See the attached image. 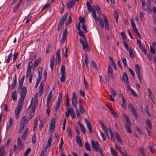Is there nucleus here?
<instances>
[{
	"label": "nucleus",
	"instance_id": "6e6552de",
	"mask_svg": "<svg viewBox=\"0 0 156 156\" xmlns=\"http://www.w3.org/2000/svg\"><path fill=\"white\" fill-rule=\"evenodd\" d=\"M62 94L60 93L58 95L57 101L56 103V107L55 111H56L59 108L60 104L62 101Z\"/></svg>",
	"mask_w": 156,
	"mask_h": 156
},
{
	"label": "nucleus",
	"instance_id": "79ce46f5",
	"mask_svg": "<svg viewBox=\"0 0 156 156\" xmlns=\"http://www.w3.org/2000/svg\"><path fill=\"white\" fill-rule=\"evenodd\" d=\"M66 68L64 65L62 66L61 68V74H66Z\"/></svg>",
	"mask_w": 156,
	"mask_h": 156
},
{
	"label": "nucleus",
	"instance_id": "393cba45",
	"mask_svg": "<svg viewBox=\"0 0 156 156\" xmlns=\"http://www.w3.org/2000/svg\"><path fill=\"white\" fill-rule=\"evenodd\" d=\"M5 154V150L4 146H1L0 147V156H4Z\"/></svg>",
	"mask_w": 156,
	"mask_h": 156
},
{
	"label": "nucleus",
	"instance_id": "c9c22d12",
	"mask_svg": "<svg viewBox=\"0 0 156 156\" xmlns=\"http://www.w3.org/2000/svg\"><path fill=\"white\" fill-rule=\"evenodd\" d=\"M78 123L79 124V125L80 126V127L81 129L82 132L83 133H86V129L84 126L83 125H82V124L80 122H78Z\"/></svg>",
	"mask_w": 156,
	"mask_h": 156
},
{
	"label": "nucleus",
	"instance_id": "cd10ccee",
	"mask_svg": "<svg viewBox=\"0 0 156 156\" xmlns=\"http://www.w3.org/2000/svg\"><path fill=\"white\" fill-rule=\"evenodd\" d=\"M108 75L109 77H112L113 75V70L110 66H108Z\"/></svg>",
	"mask_w": 156,
	"mask_h": 156
},
{
	"label": "nucleus",
	"instance_id": "b1692460",
	"mask_svg": "<svg viewBox=\"0 0 156 156\" xmlns=\"http://www.w3.org/2000/svg\"><path fill=\"white\" fill-rule=\"evenodd\" d=\"M123 79L125 82H126L127 84H128L129 83L128 80V77L126 73H124L122 76Z\"/></svg>",
	"mask_w": 156,
	"mask_h": 156
},
{
	"label": "nucleus",
	"instance_id": "1a4fd4ad",
	"mask_svg": "<svg viewBox=\"0 0 156 156\" xmlns=\"http://www.w3.org/2000/svg\"><path fill=\"white\" fill-rule=\"evenodd\" d=\"M72 103L73 105L75 107H76L77 104V98L76 94L75 92L73 93V96L72 98Z\"/></svg>",
	"mask_w": 156,
	"mask_h": 156
},
{
	"label": "nucleus",
	"instance_id": "603ef678",
	"mask_svg": "<svg viewBox=\"0 0 156 156\" xmlns=\"http://www.w3.org/2000/svg\"><path fill=\"white\" fill-rule=\"evenodd\" d=\"M78 34L81 37H83V39L82 40H84V38H86V37L84 36L83 32L81 30H78Z\"/></svg>",
	"mask_w": 156,
	"mask_h": 156
},
{
	"label": "nucleus",
	"instance_id": "338daca9",
	"mask_svg": "<svg viewBox=\"0 0 156 156\" xmlns=\"http://www.w3.org/2000/svg\"><path fill=\"white\" fill-rule=\"evenodd\" d=\"M128 106L129 108V109L131 110V112L135 109L133 106V105L132 104H129V105Z\"/></svg>",
	"mask_w": 156,
	"mask_h": 156
},
{
	"label": "nucleus",
	"instance_id": "4d7b16f0",
	"mask_svg": "<svg viewBox=\"0 0 156 156\" xmlns=\"http://www.w3.org/2000/svg\"><path fill=\"white\" fill-rule=\"evenodd\" d=\"M132 112L133 113V115L135 116V118L136 119H137V111L135 109L134 110H133Z\"/></svg>",
	"mask_w": 156,
	"mask_h": 156
},
{
	"label": "nucleus",
	"instance_id": "e433bc0d",
	"mask_svg": "<svg viewBox=\"0 0 156 156\" xmlns=\"http://www.w3.org/2000/svg\"><path fill=\"white\" fill-rule=\"evenodd\" d=\"M103 130H104L105 133L107 136L108 138H109V136L108 135V129L107 127L105 126H103L101 127Z\"/></svg>",
	"mask_w": 156,
	"mask_h": 156
},
{
	"label": "nucleus",
	"instance_id": "052dcab7",
	"mask_svg": "<svg viewBox=\"0 0 156 156\" xmlns=\"http://www.w3.org/2000/svg\"><path fill=\"white\" fill-rule=\"evenodd\" d=\"M139 151L140 152L141 154L143 156H145V154L144 153V149L143 147H141L139 149Z\"/></svg>",
	"mask_w": 156,
	"mask_h": 156
},
{
	"label": "nucleus",
	"instance_id": "0e129e2a",
	"mask_svg": "<svg viewBox=\"0 0 156 156\" xmlns=\"http://www.w3.org/2000/svg\"><path fill=\"white\" fill-rule=\"evenodd\" d=\"M72 20L71 17L70 16L69 17V19L67 21V22L66 23V25H67L70 24L72 22Z\"/></svg>",
	"mask_w": 156,
	"mask_h": 156
},
{
	"label": "nucleus",
	"instance_id": "de8ad7c7",
	"mask_svg": "<svg viewBox=\"0 0 156 156\" xmlns=\"http://www.w3.org/2000/svg\"><path fill=\"white\" fill-rule=\"evenodd\" d=\"M66 108H70L69 100L67 95V97L66 98Z\"/></svg>",
	"mask_w": 156,
	"mask_h": 156
},
{
	"label": "nucleus",
	"instance_id": "37998d69",
	"mask_svg": "<svg viewBox=\"0 0 156 156\" xmlns=\"http://www.w3.org/2000/svg\"><path fill=\"white\" fill-rule=\"evenodd\" d=\"M115 136L117 140H118V141L119 142L121 143L122 144V140L121 139L119 135L117 133H116Z\"/></svg>",
	"mask_w": 156,
	"mask_h": 156
},
{
	"label": "nucleus",
	"instance_id": "a878e982",
	"mask_svg": "<svg viewBox=\"0 0 156 156\" xmlns=\"http://www.w3.org/2000/svg\"><path fill=\"white\" fill-rule=\"evenodd\" d=\"M16 74L15 75L14 78L13 79V82L12 84L11 89H12L15 87L16 85Z\"/></svg>",
	"mask_w": 156,
	"mask_h": 156
},
{
	"label": "nucleus",
	"instance_id": "f8f14e48",
	"mask_svg": "<svg viewBox=\"0 0 156 156\" xmlns=\"http://www.w3.org/2000/svg\"><path fill=\"white\" fill-rule=\"evenodd\" d=\"M94 8L95 7H93L92 6V7L89 8H88V9H87L89 12H92L94 18L96 20H98V19L96 16V13L94 9Z\"/></svg>",
	"mask_w": 156,
	"mask_h": 156
},
{
	"label": "nucleus",
	"instance_id": "5fc2aeb1",
	"mask_svg": "<svg viewBox=\"0 0 156 156\" xmlns=\"http://www.w3.org/2000/svg\"><path fill=\"white\" fill-rule=\"evenodd\" d=\"M31 140L32 143L33 144H34L36 143V138L35 136V133H34L33 136H32Z\"/></svg>",
	"mask_w": 156,
	"mask_h": 156
},
{
	"label": "nucleus",
	"instance_id": "2f4dec72",
	"mask_svg": "<svg viewBox=\"0 0 156 156\" xmlns=\"http://www.w3.org/2000/svg\"><path fill=\"white\" fill-rule=\"evenodd\" d=\"M44 84L42 83V82H41L39 87V90L38 91L39 93H40L41 94V95L44 89Z\"/></svg>",
	"mask_w": 156,
	"mask_h": 156
},
{
	"label": "nucleus",
	"instance_id": "39448f33",
	"mask_svg": "<svg viewBox=\"0 0 156 156\" xmlns=\"http://www.w3.org/2000/svg\"><path fill=\"white\" fill-rule=\"evenodd\" d=\"M84 40H82L81 39H80V42L81 44L83 49L85 51H88L90 50L88 44L86 42V38H84Z\"/></svg>",
	"mask_w": 156,
	"mask_h": 156
},
{
	"label": "nucleus",
	"instance_id": "58836bf2",
	"mask_svg": "<svg viewBox=\"0 0 156 156\" xmlns=\"http://www.w3.org/2000/svg\"><path fill=\"white\" fill-rule=\"evenodd\" d=\"M52 141V137L51 135V136L49 139L48 140L47 144L46 145V147H50L51 145V142Z\"/></svg>",
	"mask_w": 156,
	"mask_h": 156
},
{
	"label": "nucleus",
	"instance_id": "a18cd8bd",
	"mask_svg": "<svg viewBox=\"0 0 156 156\" xmlns=\"http://www.w3.org/2000/svg\"><path fill=\"white\" fill-rule=\"evenodd\" d=\"M61 76L60 79V81L62 82H64L66 79V77L65 76L66 74H61Z\"/></svg>",
	"mask_w": 156,
	"mask_h": 156
},
{
	"label": "nucleus",
	"instance_id": "f03ea898",
	"mask_svg": "<svg viewBox=\"0 0 156 156\" xmlns=\"http://www.w3.org/2000/svg\"><path fill=\"white\" fill-rule=\"evenodd\" d=\"M27 93V88L25 87H23L21 90L20 97L18 102V105L15 109V118L16 119L19 118V114L23 108L24 100L26 97Z\"/></svg>",
	"mask_w": 156,
	"mask_h": 156
},
{
	"label": "nucleus",
	"instance_id": "6e6d98bb",
	"mask_svg": "<svg viewBox=\"0 0 156 156\" xmlns=\"http://www.w3.org/2000/svg\"><path fill=\"white\" fill-rule=\"evenodd\" d=\"M13 124V121L12 118L11 117L9 118V126L8 128L9 127V128L11 127V126Z\"/></svg>",
	"mask_w": 156,
	"mask_h": 156
},
{
	"label": "nucleus",
	"instance_id": "7ed1b4c3",
	"mask_svg": "<svg viewBox=\"0 0 156 156\" xmlns=\"http://www.w3.org/2000/svg\"><path fill=\"white\" fill-rule=\"evenodd\" d=\"M28 119L26 116H24L22 118L20 124V128L19 129V133H20L23 130L24 126L27 124V122L29 121L30 119Z\"/></svg>",
	"mask_w": 156,
	"mask_h": 156
},
{
	"label": "nucleus",
	"instance_id": "4c0bfd02",
	"mask_svg": "<svg viewBox=\"0 0 156 156\" xmlns=\"http://www.w3.org/2000/svg\"><path fill=\"white\" fill-rule=\"evenodd\" d=\"M52 95V92L51 90L50 91L48 96L47 101H51Z\"/></svg>",
	"mask_w": 156,
	"mask_h": 156
},
{
	"label": "nucleus",
	"instance_id": "aec40b11",
	"mask_svg": "<svg viewBox=\"0 0 156 156\" xmlns=\"http://www.w3.org/2000/svg\"><path fill=\"white\" fill-rule=\"evenodd\" d=\"M76 140L77 144H78L80 147H82L83 146V144L81 140L80 137L79 136H76Z\"/></svg>",
	"mask_w": 156,
	"mask_h": 156
},
{
	"label": "nucleus",
	"instance_id": "bf43d9fd",
	"mask_svg": "<svg viewBox=\"0 0 156 156\" xmlns=\"http://www.w3.org/2000/svg\"><path fill=\"white\" fill-rule=\"evenodd\" d=\"M129 54L130 56L132 58H133L134 55L133 54V51L131 48L130 49L129 51Z\"/></svg>",
	"mask_w": 156,
	"mask_h": 156
},
{
	"label": "nucleus",
	"instance_id": "6ab92c4d",
	"mask_svg": "<svg viewBox=\"0 0 156 156\" xmlns=\"http://www.w3.org/2000/svg\"><path fill=\"white\" fill-rule=\"evenodd\" d=\"M75 4L74 0H71L67 4V8L68 9L71 8Z\"/></svg>",
	"mask_w": 156,
	"mask_h": 156
},
{
	"label": "nucleus",
	"instance_id": "7c9ffc66",
	"mask_svg": "<svg viewBox=\"0 0 156 156\" xmlns=\"http://www.w3.org/2000/svg\"><path fill=\"white\" fill-rule=\"evenodd\" d=\"M25 76H23L19 82V88H20L23 85V82Z\"/></svg>",
	"mask_w": 156,
	"mask_h": 156
},
{
	"label": "nucleus",
	"instance_id": "5701e85b",
	"mask_svg": "<svg viewBox=\"0 0 156 156\" xmlns=\"http://www.w3.org/2000/svg\"><path fill=\"white\" fill-rule=\"evenodd\" d=\"M28 133V129L27 128L25 129L23 134L21 136V138L23 140H24L26 139Z\"/></svg>",
	"mask_w": 156,
	"mask_h": 156
},
{
	"label": "nucleus",
	"instance_id": "774afa93",
	"mask_svg": "<svg viewBox=\"0 0 156 156\" xmlns=\"http://www.w3.org/2000/svg\"><path fill=\"white\" fill-rule=\"evenodd\" d=\"M112 114L113 116L115 118H116L118 117L117 114L113 110L111 111Z\"/></svg>",
	"mask_w": 156,
	"mask_h": 156
},
{
	"label": "nucleus",
	"instance_id": "f704fd0d",
	"mask_svg": "<svg viewBox=\"0 0 156 156\" xmlns=\"http://www.w3.org/2000/svg\"><path fill=\"white\" fill-rule=\"evenodd\" d=\"M67 132L69 136L71 138L72 137V134L71 129L70 128H67Z\"/></svg>",
	"mask_w": 156,
	"mask_h": 156
},
{
	"label": "nucleus",
	"instance_id": "2eb2a0df",
	"mask_svg": "<svg viewBox=\"0 0 156 156\" xmlns=\"http://www.w3.org/2000/svg\"><path fill=\"white\" fill-rule=\"evenodd\" d=\"M153 47L150 46V50L151 53L154 54H155V51H156V42H154L152 43Z\"/></svg>",
	"mask_w": 156,
	"mask_h": 156
},
{
	"label": "nucleus",
	"instance_id": "423d86ee",
	"mask_svg": "<svg viewBox=\"0 0 156 156\" xmlns=\"http://www.w3.org/2000/svg\"><path fill=\"white\" fill-rule=\"evenodd\" d=\"M68 13H67L65 14L62 17L61 20L60 21L58 25V31H59L62 26L63 25L65 21L68 16Z\"/></svg>",
	"mask_w": 156,
	"mask_h": 156
},
{
	"label": "nucleus",
	"instance_id": "0eeeda50",
	"mask_svg": "<svg viewBox=\"0 0 156 156\" xmlns=\"http://www.w3.org/2000/svg\"><path fill=\"white\" fill-rule=\"evenodd\" d=\"M91 144L92 148L96 151H98L101 148H99V144L98 141L95 142L92 140L91 142Z\"/></svg>",
	"mask_w": 156,
	"mask_h": 156
},
{
	"label": "nucleus",
	"instance_id": "4be33fe9",
	"mask_svg": "<svg viewBox=\"0 0 156 156\" xmlns=\"http://www.w3.org/2000/svg\"><path fill=\"white\" fill-rule=\"evenodd\" d=\"M54 61H55V58L54 56H53L51 58L50 60V67L51 68V71H52L53 70V69L54 66Z\"/></svg>",
	"mask_w": 156,
	"mask_h": 156
},
{
	"label": "nucleus",
	"instance_id": "ea45409f",
	"mask_svg": "<svg viewBox=\"0 0 156 156\" xmlns=\"http://www.w3.org/2000/svg\"><path fill=\"white\" fill-rule=\"evenodd\" d=\"M85 147L86 149L89 151H90L91 150V147L90 146L89 144L87 142H85Z\"/></svg>",
	"mask_w": 156,
	"mask_h": 156
},
{
	"label": "nucleus",
	"instance_id": "f257e3e1",
	"mask_svg": "<svg viewBox=\"0 0 156 156\" xmlns=\"http://www.w3.org/2000/svg\"><path fill=\"white\" fill-rule=\"evenodd\" d=\"M38 94L36 93L34 97L31 100V103L29 106L26 110V113L28 114V116L29 119H31L34 116L35 112V109L37 108L38 104Z\"/></svg>",
	"mask_w": 156,
	"mask_h": 156
},
{
	"label": "nucleus",
	"instance_id": "a19ab883",
	"mask_svg": "<svg viewBox=\"0 0 156 156\" xmlns=\"http://www.w3.org/2000/svg\"><path fill=\"white\" fill-rule=\"evenodd\" d=\"M146 123L147 124V126H148V127L150 129H152V125L149 119H147L146 121Z\"/></svg>",
	"mask_w": 156,
	"mask_h": 156
},
{
	"label": "nucleus",
	"instance_id": "dca6fc26",
	"mask_svg": "<svg viewBox=\"0 0 156 156\" xmlns=\"http://www.w3.org/2000/svg\"><path fill=\"white\" fill-rule=\"evenodd\" d=\"M103 16L104 18V22L105 23V28L107 30H109V28L108 20L104 14L103 15Z\"/></svg>",
	"mask_w": 156,
	"mask_h": 156
},
{
	"label": "nucleus",
	"instance_id": "8fccbe9b",
	"mask_svg": "<svg viewBox=\"0 0 156 156\" xmlns=\"http://www.w3.org/2000/svg\"><path fill=\"white\" fill-rule=\"evenodd\" d=\"M121 37H122L123 41H126V35L123 32L121 33Z\"/></svg>",
	"mask_w": 156,
	"mask_h": 156
},
{
	"label": "nucleus",
	"instance_id": "a211bd4d",
	"mask_svg": "<svg viewBox=\"0 0 156 156\" xmlns=\"http://www.w3.org/2000/svg\"><path fill=\"white\" fill-rule=\"evenodd\" d=\"M73 110V108H67V111L65 112L66 116L67 118H68Z\"/></svg>",
	"mask_w": 156,
	"mask_h": 156
},
{
	"label": "nucleus",
	"instance_id": "09e8293b",
	"mask_svg": "<svg viewBox=\"0 0 156 156\" xmlns=\"http://www.w3.org/2000/svg\"><path fill=\"white\" fill-rule=\"evenodd\" d=\"M79 110H80V112L81 113H84L85 112V110L84 109L83 105H81V104H80V105Z\"/></svg>",
	"mask_w": 156,
	"mask_h": 156
},
{
	"label": "nucleus",
	"instance_id": "864d4df0",
	"mask_svg": "<svg viewBox=\"0 0 156 156\" xmlns=\"http://www.w3.org/2000/svg\"><path fill=\"white\" fill-rule=\"evenodd\" d=\"M127 125L125 126V128L127 131L129 133H132V131L130 129V128L129 126Z\"/></svg>",
	"mask_w": 156,
	"mask_h": 156
},
{
	"label": "nucleus",
	"instance_id": "c03bdc74",
	"mask_svg": "<svg viewBox=\"0 0 156 156\" xmlns=\"http://www.w3.org/2000/svg\"><path fill=\"white\" fill-rule=\"evenodd\" d=\"M98 20H99V23L100 25L102 28H104V25L102 20V19L100 20L99 17H98Z\"/></svg>",
	"mask_w": 156,
	"mask_h": 156
},
{
	"label": "nucleus",
	"instance_id": "ddd939ff",
	"mask_svg": "<svg viewBox=\"0 0 156 156\" xmlns=\"http://www.w3.org/2000/svg\"><path fill=\"white\" fill-rule=\"evenodd\" d=\"M60 49H58L56 51V63L58 64L61 60V57L60 55Z\"/></svg>",
	"mask_w": 156,
	"mask_h": 156
},
{
	"label": "nucleus",
	"instance_id": "c756f323",
	"mask_svg": "<svg viewBox=\"0 0 156 156\" xmlns=\"http://www.w3.org/2000/svg\"><path fill=\"white\" fill-rule=\"evenodd\" d=\"M93 7H95V8L96 9L97 11V12L98 14L99 15H101V9L100 7L98 5H93Z\"/></svg>",
	"mask_w": 156,
	"mask_h": 156
},
{
	"label": "nucleus",
	"instance_id": "3c124183",
	"mask_svg": "<svg viewBox=\"0 0 156 156\" xmlns=\"http://www.w3.org/2000/svg\"><path fill=\"white\" fill-rule=\"evenodd\" d=\"M124 45L125 47L126 48L127 51L129 50V45L127 43L126 41H123Z\"/></svg>",
	"mask_w": 156,
	"mask_h": 156
},
{
	"label": "nucleus",
	"instance_id": "49530a36",
	"mask_svg": "<svg viewBox=\"0 0 156 156\" xmlns=\"http://www.w3.org/2000/svg\"><path fill=\"white\" fill-rule=\"evenodd\" d=\"M110 150L111 154L113 156H116L118 154L117 152L114 151L111 147Z\"/></svg>",
	"mask_w": 156,
	"mask_h": 156
},
{
	"label": "nucleus",
	"instance_id": "20e7f679",
	"mask_svg": "<svg viewBox=\"0 0 156 156\" xmlns=\"http://www.w3.org/2000/svg\"><path fill=\"white\" fill-rule=\"evenodd\" d=\"M140 1L142 3V7L143 10L150 12L152 11L151 4L147 5L145 2V0H140Z\"/></svg>",
	"mask_w": 156,
	"mask_h": 156
},
{
	"label": "nucleus",
	"instance_id": "13d9d810",
	"mask_svg": "<svg viewBox=\"0 0 156 156\" xmlns=\"http://www.w3.org/2000/svg\"><path fill=\"white\" fill-rule=\"evenodd\" d=\"M131 25L134 31L137 29L136 27V25L133 20H132L131 21Z\"/></svg>",
	"mask_w": 156,
	"mask_h": 156
},
{
	"label": "nucleus",
	"instance_id": "680f3d73",
	"mask_svg": "<svg viewBox=\"0 0 156 156\" xmlns=\"http://www.w3.org/2000/svg\"><path fill=\"white\" fill-rule=\"evenodd\" d=\"M148 148L150 149V151L152 153L154 152L155 150L154 149V146L153 145L151 146H148Z\"/></svg>",
	"mask_w": 156,
	"mask_h": 156
},
{
	"label": "nucleus",
	"instance_id": "412c9836",
	"mask_svg": "<svg viewBox=\"0 0 156 156\" xmlns=\"http://www.w3.org/2000/svg\"><path fill=\"white\" fill-rule=\"evenodd\" d=\"M141 109L143 112H145L149 116H150V113L148 110V106L147 105H146L144 108H143V106H141Z\"/></svg>",
	"mask_w": 156,
	"mask_h": 156
},
{
	"label": "nucleus",
	"instance_id": "9b49d317",
	"mask_svg": "<svg viewBox=\"0 0 156 156\" xmlns=\"http://www.w3.org/2000/svg\"><path fill=\"white\" fill-rule=\"evenodd\" d=\"M17 148L20 150H22L24 147L23 144L20 137L17 140Z\"/></svg>",
	"mask_w": 156,
	"mask_h": 156
},
{
	"label": "nucleus",
	"instance_id": "f3484780",
	"mask_svg": "<svg viewBox=\"0 0 156 156\" xmlns=\"http://www.w3.org/2000/svg\"><path fill=\"white\" fill-rule=\"evenodd\" d=\"M55 119H52L50 125L49 126V130L51 131L54 130L55 128Z\"/></svg>",
	"mask_w": 156,
	"mask_h": 156
},
{
	"label": "nucleus",
	"instance_id": "bb28decb",
	"mask_svg": "<svg viewBox=\"0 0 156 156\" xmlns=\"http://www.w3.org/2000/svg\"><path fill=\"white\" fill-rule=\"evenodd\" d=\"M147 91L149 94V96L151 98V100L153 102H154V98L152 94L151 90L150 89V88H148Z\"/></svg>",
	"mask_w": 156,
	"mask_h": 156
},
{
	"label": "nucleus",
	"instance_id": "9d476101",
	"mask_svg": "<svg viewBox=\"0 0 156 156\" xmlns=\"http://www.w3.org/2000/svg\"><path fill=\"white\" fill-rule=\"evenodd\" d=\"M68 34V31L66 28L63 31L62 35L60 40L61 43L63 44L66 39V37Z\"/></svg>",
	"mask_w": 156,
	"mask_h": 156
},
{
	"label": "nucleus",
	"instance_id": "473e14b6",
	"mask_svg": "<svg viewBox=\"0 0 156 156\" xmlns=\"http://www.w3.org/2000/svg\"><path fill=\"white\" fill-rule=\"evenodd\" d=\"M136 72L137 75L140 74V67L138 64H136L135 65Z\"/></svg>",
	"mask_w": 156,
	"mask_h": 156
},
{
	"label": "nucleus",
	"instance_id": "72a5a7b5",
	"mask_svg": "<svg viewBox=\"0 0 156 156\" xmlns=\"http://www.w3.org/2000/svg\"><path fill=\"white\" fill-rule=\"evenodd\" d=\"M12 98L13 101H15L17 99V95L16 94V92L15 91H14L12 92Z\"/></svg>",
	"mask_w": 156,
	"mask_h": 156
},
{
	"label": "nucleus",
	"instance_id": "69168bd1",
	"mask_svg": "<svg viewBox=\"0 0 156 156\" xmlns=\"http://www.w3.org/2000/svg\"><path fill=\"white\" fill-rule=\"evenodd\" d=\"M31 151V149L30 148H28L24 154V156H27Z\"/></svg>",
	"mask_w": 156,
	"mask_h": 156
},
{
	"label": "nucleus",
	"instance_id": "4468645a",
	"mask_svg": "<svg viewBox=\"0 0 156 156\" xmlns=\"http://www.w3.org/2000/svg\"><path fill=\"white\" fill-rule=\"evenodd\" d=\"M84 121L86 123L87 127L88 128V130H89V133H92V126L90 122L88 121L86 119H84Z\"/></svg>",
	"mask_w": 156,
	"mask_h": 156
},
{
	"label": "nucleus",
	"instance_id": "e2e57ef3",
	"mask_svg": "<svg viewBox=\"0 0 156 156\" xmlns=\"http://www.w3.org/2000/svg\"><path fill=\"white\" fill-rule=\"evenodd\" d=\"M110 89L111 90V94L114 97H115L116 95V93L115 90L112 88H110Z\"/></svg>",
	"mask_w": 156,
	"mask_h": 156
},
{
	"label": "nucleus",
	"instance_id": "c85d7f7f",
	"mask_svg": "<svg viewBox=\"0 0 156 156\" xmlns=\"http://www.w3.org/2000/svg\"><path fill=\"white\" fill-rule=\"evenodd\" d=\"M123 116L125 117V121L127 123L128 126H131L132 124L129 120L128 117L126 114L123 115Z\"/></svg>",
	"mask_w": 156,
	"mask_h": 156
}]
</instances>
